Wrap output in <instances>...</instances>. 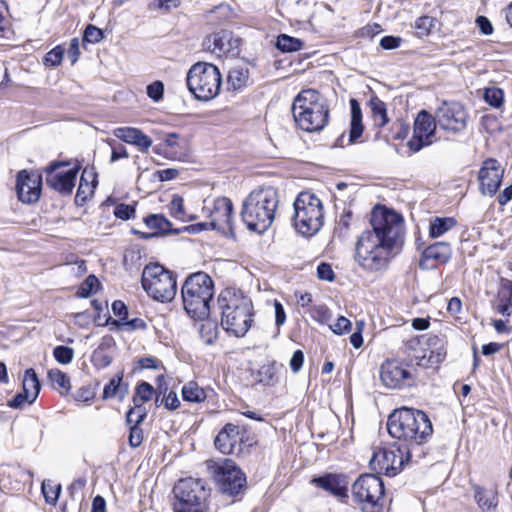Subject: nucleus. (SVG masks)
Wrapping results in <instances>:
<instances>
[{
	"mask_svg": "<svg viewBox=\"0 0 512 512\" xmlns=\"http://www.w3.org/2000/svg\"><path fill=\"white\" fill-rule=\"evenodd\" d=\"M370 223L372 229L364 231L356 242L354 260L364 271L380 272L397 253L403 219L393 210L377 206L371 213Z\"/></svg>",
	"mask_w": 512,
	"mask_h": 512,
	"instance_id": "nucleus-1",
	"label": "nucleus"
},
{
	"mask_svg": "<svg viewBox=\"0 0 512 512\" xmlns=\"http://www.w3.org/2000/svg\"><path fill=\"white\" fill-rule=\"evenodd\" d=\"M387 430L392 438L403 441L409 448L426 443L432 436L433 426L423 411L402 407L389 415Z\"/></svg>",
	"mask_w": 512,
	"mask_h": 512,
	"instance_id": "nucleus-2",
	"label": "nucleus"
},
{
	"mask_svg": "<svg viewBox=\"0 0 512 512\" xmlns=\"http://www.w3.org/2000/svg\"><path fill=\"white\" fill-rule=\"evenodd\" d=\"M278 205L279 194L275 187H257L242 203V221L250 231L261 234L272 225Z\"/></svg>",
	"mask_w": 512,
	"mask_h": 512,
	"instance_id": "nucleus-3",
	"label": "nucleus"
},
{
	"mask_svg": "<svg viewBox=\"0 0 512 512\" xmlns=\"http://www.w3.org/2000/svg\"><path fill=\"white\" fill-rule=\"evenodd\" d=\"M221 310V325L230 334L243 337L253 322L251 299L240 290L227 288L218 297Z\"/></svg>",
	"mask_w": 512,
	"mask_h": 512,
	"instance_id": "nucleus-4",
	"label": "nucleus"
},
{
	"mask_svg": "<svg viewBox=\"0 0 512 512\" xmlns=\"http://www.w3.org/2000/svg\"><path fill=\"white\" fill-rule=\"evenodd\" d=\"M292 114L297 125L304 131L322 130L329 118L326 100L315 90H303L294 99Z\"/></svg>",
	"mask_w": 512,
	"mask_h": 512,
	"instance_id": "nucleus-5",
	"label": "nucleus"
},
{
	"mask_svg": "<svg viewBox=\"0 0 512 512\" xmlns=\"http://www.w3.org/2000/svg\"><path fill=\"white\" fill-rule=\"evenodd\" d=\"M214 294V284L205 272L191 274L181 288L183 307L193 319H204L209 315V303Z\"/></svg>",
	"mask_w": 512,
	"mask_h": 512,
	"instance_id": "nucleus-6",
	"label": "nucleus"
},
{
	"mask_svg": "<svg viewBox=\"0 0 512 512\" xmlns=\"http://www.w3.org/2000/svg\"><path fill=\"white\" fill-rule=\"evenodd\" d=\"M186 83L195 98L201 101H209L219 94L222 76L215 65L198 62L188 70Z\"/></svg>",
	"mask_w": 512,
	"mask_h": 512,
	"instance_id": "nucleus-7",
	"label": "nucleus"
},
{
	"mask_svg": "<svg viewBox=\"0 0 512 512\" xmlns=\"http://www.w3.org/2000/svg\"><path fill=\"white\" fill-rule=\"evenodd\" d=\"M294 226L304 236H312L323 225L321 200L310 192H301L294 201Z\"/></svg>",
	"mask_w": 512,
	"mask_h": 512,
	"instance_id": "nucleus-8",
	"label": "nucleus"
},
{
	"mask_svg": "<svg viewBox=\"0 0 512 512\" xmlns=\"http://www.w3.org/2000/svg\"><path fill=\"white\" fill-rule=\"evenodd\" d=\"M146 293L154 300L166 303L174 299L177 292L176 278L160 264L146 265L141 277Z\"/></svg>",
	"mask_w": 512,
	"mask_h": 512,
	"instance_id": "nucleus-9",
	"label": "nucleus"
},
{
	"mask_svg": "<svg viewBox=\"0 0 512 512\" xmlns=\"http://www.w3.org/2000/svg\"><path fill=\"white\" fill-rule=\"evenodd\" d=\"M177 501L174 503L175 512H204L209 490L201 479L185 478L178 481L174 487Z\"/></svg>",
	"mask_w": 512,
	"mask_h": 512,
	"instance_id": "nucleus-10",
	"label": "nucleus"
},
{
	"mask_svg": "<svg viewBox=\"0 0 512 512\" xmlns=\"http://www.w3.org/2000/svg\"><path fill=\"white\" fill-rule=\"evenodd\" d=\"M352 497L360 505L362 512H382L384 485L373 474H363L352 485Z\"/></svg>",
	"mask_w": 512,
	"mask_h": 512,
	"instance_id": "nucleus-11",
	"label": "nucleus"
},
{
	"mask_svg": "<svg viewBox=\"0 0 512 512\" xmlns=\"http://www.w3.org/2000/svg\"><path fill=\"white\" fill-rule=\"evenodd\" d=\"M207 469L224 494L234 496L244 489L246 476L233 460L228 458L209 460Z\"/></svg>",
	"mask_w": 512,
	"mask_h": 512,
	"instance_id": "nucleus-12",
	"label": "nucleus"
},
{
	"mask_svg": "<svg viewBox=\"0 0 512 512\" xmlns=\"http://www.w3.org/2000/svg\"><path fill=\"white\" fill-rule=\"evenodd\" d=\"M410 459V448L391 446L374 452L371 460V468L389 477L396 476Z\"/></svg>",
	"mask_w": 512,
	"mask_h": 512,
	"instance_id": "nucleus-13",
	"label": "nucleus"
},
{
	"mask_svg": "<svg viewBox=\"0 0 512 512\" xmlns=\"http://www.w3.org/2000/svg\"><path fill=\"white\" fill-rule=\"evenodd\" d=\"M468 113L459 102H443L436 110V119L440 129L459 134L463 132L468 123Z\"/></svg>",
	"mask_w": 512,
	"mask_h": 512,
	"instance_id": "nucleus-14",
	"label": "nucleus"
},
{
	"mask_svg": "<svg viewBox=\"0 0 512 512\" xmlns=\"http://www.w3.org/2000/svg\"><path fill=\"white\" fill-rule=\"evenodd\" d=\"M437 125L436 115L433 116L426 110H421L414 121L413 136L407 142L409 149L412 152H418L423 147L431 145L434 142Z\"/></svg>",
	"mask_w": 512,
	"mask_h": 512,
	"instance_id": "nucleus-15",
	"label": "nucleus"
},
{
	"mask_svg": "<svg viewBox=\"0 0 512 512\" xmlns=\"http://www.w3.org/2000/svg\"><path fill=\"white\" fill-rule=\"evenodd\" d=\"M203 213L210 220L211 230H226L232 227L233 203L227 197H219L205 204Z\"/></svg>",
	"mask_w": 512,
	"mask_h": 512,
	"instance_id": "nucleus-16",
	"label": "nucleus"
},
{
	"mask_svg": "<svg viewBox=\"0 0 512 512\" xmlns=\"http://www.w3.org/2000/svg\"><path fill=\"white\" fill-rule=\"evenodd\" d=\"M504 175V168L494 158L485 160L478 172L479 190L481 194L494 196L498 191Z\"/></svg>",
	"mask_w": 512,
	"mask_h": 512,
	"instance_id": "nucleus-17",
	"label": "nucleus"
},
{
	"mask_svg": "<svg viewBox=\"0 0 512 512\" xmlns=\"http://www.w3.org/2000/svg\"><path fill=\"white\" fill-rule=\"evenodd\" d=\"M42 176L38 172L21 170L16 178L18 199L26 204L35 203L41 195Z\"/></svg>",
	"mask_w": 512,
	"mask_h": 512,
	"instance_id": "nucleus-18",
	"label": "nucleus"
},
{
	"mask_svg": "<svg viewBox=\"0 0 512 512\" xmlns=\"http://www.w3.org/2000/svg\"><path fill=\"white\" fill-rule=\"evenodd\" d=\"M78 169H63L62 163H52L46 168V182L54 190L69 194L75 185Z\"/></svg>",
	"mask_w": 512,
	"mask_h": 512,
	"instance_id": "nucleus-19",
	"label": "nucleus"
},
{
	"mask_svg": "<svg viewBox=\"0 0 512 512\" xmlns=\"http://www.w3.org/2000/svg\"><path fill=\"white\" fill-rule=\"evenodd\" d=\"M380 378L388 388H402L410 385L413 377L411 372L396 360H386L380 367Z\"/></svg>",
	"mask_w": 512,
	"mask_h": 512,
	"instance_id": "nucleus-20",
	"label": "nucleus"
},
{
	"mask_svg": "<svg viewBox=\"0 0 512 512\" xmlns=\"http://www.w3.org/2000/svg\"><path fill=\"white\" fill-rule=\"evenodd\" d=\"M240 44L241 40L237 37H234L232 32L227 30H221L219 32L213 33L204 41V46L218 56H237L239 54Z\"/></svg>",
	"mask_w": 512,
	"mask_h": 512,
	"instance_id": "nucleus-21",
	"label": "nucleus"
},
{
	"mask_svg": "<svg viewBox=\"0 0 512 512\" xmlns=\"http://www.w3.org/2000/svg\"><path fill=\"white\" fill-rule=\"evenodd\" d=\"M311 483L315 486L329 492L340 502L348 501V478L344 474L326 473L319 477H314Z\"/></svg>",
	"mask_w": 512,
	"mask_h": 512,
	"instance_id": "nucleus-22",
	"label": "nucleus"
},
{
	"mask_svg": "<svg viewBox=\"0 0 512 512\" xmlns=\"http://www.w3.org/2000/svg\"><path fill=\"white\" fill-rule=\"evenodd\" d=\"M243 436L237 425L228 423L215 438V447L223 454L240 453Z\"/></svg>",
	"mask_w": 512,
	"mask_h": 512,
	"instance_id": "nucleus-23",
	"label": "nucleus"
},
{
	"mask_svg": "<svg viewBox=\"0 0 512 512\" xmlns=\"http://www.w3.org/2000/svg\"><path fill=\"white\" fill-rule=\"evenodd\" d=\"M155 393L156 390L148 382H141L137 385L133 396L134 407L126 414V422L128 425L132 424L133 416L135 414L137 415V423H142L144 421L146 417V410L143 407V404L149 401Z\"/></svg>",
	"mask_w": 512,
	"mask_h": 512,
	"instance_id": "nucleus-24",
	"label": "nucleus"
},
{
	"mask_svg": "<svg viewBox=\"0 0 512 512\" xmlns=\"http://www.w3.org/2000/svg\"><path fill=\"white\" fill-rule=\"evenodd\" d=\"M113 134L119 140L136 146L141 152H147L152 146L151 138L135 127H118Z\"/></svg>",
	"mask_w": 512,
	"mask_h": 512,
	"instance_id": "nucleus-25",
	"label": "nucleus"
},
{
	"mask_svg": "<svg viewBox=\"0 0 512 512\" xmlns=\"http://www.w3.org/2000/svg\"><path fill=\"white\" fill-rule=\"evenodd\" d=\"M178 135L175 133L168 134L164 140V144H160L154 148L155 152L163 151L165 157L171 160L186 161L189 154L185 141H179Z\"/></svg>",
	"mask_w": 512,
	"mask_h": 512,
	"instance_id": "nucleus-26",
	"label": "nucleus"
},
{
	"mask_svg": "<svg viewBox=\"0 0 512 512\" xmlns=\"http://www.w3.org/2000/svg\"><path fill=\"white\" fill-rule=\"evenodd\" d=\"M473 499L482 511L495 510L499 503L498 491L495 488H486L478 484H471Z\"/></svg>",
	"mask_w": 512,
	"mask_h": 512,
	"instance_id": "nucleus-27",
	"label": "nucleus"
},
{
	"mask_svg": "<svg viewBox=\"0 0 512 512\" xmlns=\"http://www.w3.org/2000/svg\"><path fill=\"white\" fill-rule=\"evenodd\" d=\"M496 310L503 316L509 317L512 313V281L501 280V286L497 296Z\"/></svg>",
	"mask_w": 512,
	"mask_h": 512,
	"instance_id": "nucleus-28",
	"label": "nucleus"
},
{
	"mask_svg": "<svg viewBox=\"0 0 512 512\" xmlns=\"http://www.w3.org/2000/svg\"><path fill=\"white\" fill-rule=\"evenodd\" d=\"M452 255V249L447 242H436L428 246L422 254L423 260H435L439 263H446Z\"/></svg>",
	"mask_w": 512,
	"mask_h": 512,
	"instance_id": "nucleus-29",
	"label": "nucleus"
},
{
	"mask_svg": "<svg viewBox=\"0 0 512 512\" xmlns=\"http://www.w3.org/2000/svg\"><path fill=\"white\" fill-rule=\"evenodd\" d=\"M351 123L349 131V143H355L363 133L361 107L356 99L350 100Z\"/></svg>",
	"mask_w": 512,
	"mask_h": 512,
	"instance_id": "nucleus-30",
	"label": "nucleus"
},
{
	"mask_svg": "<svg viewBox=\"0 0 512 512\" xmlns=\"http://www.w3.org/2000/svg\"><path fill=\"white\" fill-rule=\"evenodd\" d=\"M457 221L453 217H434L430 220L429 236L438 238L453 229Z\"/></svg>",
	"mask_w": 512,
	"mask_h": 512,
	"instance_id": "nucleus-31",
	"label": "nucleus"
},
{
	"mask_svg": "<svg viewBox=\"0 0 512 512\" xmlns=\"http://www.w3.org/2000/svg\"><path fill=\"white\" fill-rule=\"evenodd\" d=\"M157 380V390L160 393H163V397L161 399V404L169 411H174L180 406V400L177 394L174 391H169L167 393V386L165 384V377L163 374H160L156 378Z\"/></svg>",
	"mask_w": 512,
	"mask_h": 512,
	"instance_id": "nucleus-32",
	"label": "nucleus"
},
{
	"mask_svg": "<svg viewBox=\"0 0 512 512\" xmlns=\"http://www.w3.org/2000/svg\"><path fill=\"white\" fill-rule=\"evenodd\" d=\"M368 106L371 110L375 125L384 127L389 121L386 104L376 95H373L368 103Z\"/></svg>",
	"mask_w": 512,
	"mask_h": 512,
	"instance_id": "nucleus-33",
	"label": "nucleus"
},
{
	"mask_svg": "<svg viewBox=\"0 0 512 512\" xmlns=\"http://www.w3.org/2000/svg\"><path fill=\"white\" fill-rule=\"evenodd\" d=\"M23 391L31 396L30 403H33L40 391V382L34 369L25 371L23 379Z\"/></svg>",
	"mask_w": 512,
	"mask_h": 512,
	"instance_id": "nucleus-34",
	"label": "nucleus"
},
{
	"mask_svg": "<svg viewBox=\"0 0 512 512\" xmlns=\"http://www.w3.org/2000/svg\"><path fill=\"white\" fill-rule=\"evenodd\" d=\"M248 79V69L243 66L231 68L227 77L228 84L235 90L244 87L247 84Z\"/></svg>",
	"mask_w": 512,
	"mask_h": 512,
	"instance_id": "nucleus-35",
	"label": "nucleus"
},
{
	"mask_svg": "<svg viewBox=\"0 0 512 512\" xmlns=\"http://www.w3.org/2000/svg\"><path fill=\"white\" fill-rule=\"evenodd\" d=\"M182 397L185 401L199 403L206 398L205 391L194 381L182 387Z\"/></svg>",
	"mask_w": 512,
	"mask_h": 512,
	"instance_id": "nucleus-36",
	"label": "nucleus"
},
{
	"mask_svg": "<svg viewBox=\"0 0 512 512\" xmlns=\"http://www.w3.org/2000/svg\"><path fill=\"white\" fill-rule=\"evenodd\" d=\"M144 222L149 229L154 230L156 233H166L170 231L171 223L163 215H149L144 219Z\"/></svg>",
	"mask_w": 512,
	"mask_h": 512,
	"instance_id": "nucleus-37",
	"label": "nucleus"
},
{
	"mask_svg": "<svg viewBox=\"0 0 512 512\" xmlns=\"http://www.w3.org/2000/svg\"><path fill=\"white\" fill-rule=\"evenodd\" d=\"M48 378L55 389H59L63 392L70 390V379L59 369H51L48 372Z\"/></svg>",
	"mask_w": 512,
	"mask_h": 512,
	"instance_id": "nucleus-38",
	"label": "nucleus"
},
{
	"mask_svg": "<svg viewBox=\"0 0 512 512\" xmlns=\"http://www.w3.org/2000/svg\"><path fill=\"white\" fill-rule=\"evenodd\" d=\"M276 46L282 52H295L302 48L303 42L286 34L277 37Z\"/></svg>",
	"mask_w": 512,
	"mask_h": 512,
	"instance_id": "nucleus-39",
	"label": "nucleus"
},
{
	"mask_svg": "<svg viewBox=\"0 0 512 512\" xmlns=\"http://www.w3.org/2000/svg\"><path fill=\"white\" fill-rule=\"evenodd\" d=\"M42 493L47 504L56 505L61 492V485L48 481L42 483Z\"/></svg>",
	"mask_w": 512,
	"mask_h": 512,
	"instance_id": "nucleus-40",
	"label": "nucleus"
},
{
	"mask_svg": "<svg viewBox=\"0 0 512 512\" xmlns=\"http://www.w3.org/2000/svg\"><path fill=\"white\" fill-rule=\"evenodd\" d=\"M170 211L173 217L181 221H192L196 217L193 215H186L184 211V204L182 197L174 195L170 202Z\"/></svg>",
	"mask_w": 512,
	"mask_h": 512,
	"instance_id": "nucleus-41",
	"label": "nucleus"
},
{
	"mask_svg": "<svg viewBox=\"0 0 512 512\" xmlns=\"http://www.w3.org/2000/svg\"><path fill=\"white\" fill-rule=\"evenodd\" d=\"M100 286L98 278L94 275H89L80 285L77 296L81 298H88L95 293Z\"/></svg>",
	"mask_w": 512,
	"mask_h": 512,
	"instance_id": "nucleus-42",
	"label": "nucleus"
},
{
	"mask_svg": "<svg viewBox=\"0 0 512 512\" xmlns=\"http://www.w3.org/2000/svg\"><path fill=\"white\" fill-rule=\"evenodd\" d=\"M416 364L421 367H432L438 365L445 358V353L430 351L427 355L424 353L421 357L415 356Z\"/></svg>",
	"mask_w": 512,
	"mask_h": 512,
	"instance_id": "nucleus-43",
	"label": "nucleus"
},
{
	"mask_svg": "<svg viewBox=\"0 0 512 512\" xmlns=\"http://www.w3.org/2000/svg\"><path fill=\"white\" fill-rule=\"evenodd\" d=\"M485 101L495 108H500L504 102V93L500 88L489 87L484 93Z\"/></svg>",
	"mask_w": 512,
	"mask_h": 512,
	"instance_id": "nucleus-44",
	"label": "nucleus"
},
{
	"mask_svg": "<svg viewBox=\"0 0 512 512\" xmlns=\"http://www.w3.org/2000/svg\"><path fill=\"white\" fill-rule=\"evenodd\" d=\"M123 375H117L113 377L108 384L104 386L103 389V399H110L115 397L118 393L121 392V381Z\"/></svg>",
	"mask_w": 512,
	"mask_h": 512,
	"instance_id": "nucleus-45",
	"label": "nucleus"
},
{
	"mask_svg": "<svg viewBox=\"0 0 512 512\" xmlns=\"http://www.w3.org/2000/svg\"><path fill=\"white\" fill-rule=\"evenodd\" d=\"M217 326L212 322H206L201 325L200 336L203 342L207 345H211L217 339Z\"/></svg>",
	"mask_w": 512,
	"mask_h": 512,
	"instance_id": "nucleus-46",
	"label": "nucleus"
},
{
	"mask_svg": "<svg viewBox=\"0 0 512 512\" xmlns=\"http://www.w3.org/2000/svg\"><path fill=\"white\" fill-rule=\"evenodd\" d=\"M65 49L58 45L46 53L44 57V64L46 66L56 67L60 65L63 60Z\"/></svg>",
	"mask_w": 512,
	"mask_h": 512,
	"instance_id": "nucleus-47",
	"label": "nucleus"
},
{
	"mask_svg": "<svg viewBox=\"0 0 512 512\" xmlns=\"http://www.w3.org/2000/svg\"><path fill=\"white\" fill-rule=\"evenodd\" d=\"M310 313L321 324H327L332 318L331 311L326 305H315L311 308Z\"/></svg>",
	"mask_w": 512,
	"mask_h": 512,
	"instance_id": "nucleus-48",
	"label": "nucleus"
},
{
	"mask_svg": "<svg viewBox=\"0 0 512 512\" xmlns=\"http://www.w3.org/2000/svg\"><path fill=\"white\" fill-rule=\"evenodd\" d=\"M54 358L61 364H68L72 361L74 350L67 346H57L53 351Z\"/></svg>",
	"mask_w": 512,
	"mask_h": 512,
	"instance_id": "nucleus-49",
	"label": "nucleus"
},
{
	"mask_svg": "<svg viewBox=\"0 0 512 512\" xmlns=\"http://www.w3.org/2000/svg\"><path fill=\"white\" fill-rule=\"evenodd\" d=\"M141 423H137V419L134 420L130 427V433H129V444L133 448H137L141 445L143 441V432L142 429L139 427Z\"/></svg>",
	"mask_w": 512,
	"mask_h": 512,
	"instance_id": "nucleus-50",
	"label": "nucleus"
},
{
	"mask_svg": "<svg viewBox=\"0 0 512 512\" xmlns=\"http://www.w3.org/2000/svg\"><path fill=\"white\" fill-rule=\"evenodd\" d=\"M329 328L333 333L337 335H343L345 333L350 332L352 328V323L346 317L340 316L337 318L334 324L329 325Z\"/></svg>",
	"mask_w": 512,
	"mask_h": 512,
	"instance_id": "nucleus-51",
	"label": "nucleus"
},
{
	"mask_svg": "<svg viewBox=\"0 0 512 512\" xmlns=\"http://www.w3.org/2000/svg\"><path fill=\"white\" fill-rule=\"evenodd\" d=\"M147 95L155 102L160 101L164 95V84L161 81H154L146 88Z\"/></svg>",
	"mask_w": 512,
	"mask_h": 512,
	"instance_id": "nucleus-52",
	"label": "nucleus"
},
{
	"mask_svg": "<svg viewBox=\"0 0 512 512\" xmlns=\"http://www.w3.org/2000/svg\"><path fill=\"white\" fill-rule=\"evenodd\" d=\"M103 39V32L94 25H88L84 31L83 40L88 43H98Z\"/></svg>",
	"mask_w": 512,
	"mask_h": 512,
	"instance_id": "nucleus-53",
	"label": "nucleus"
},
{
	"mask_svg": "<svg viewBox=\"0 0 512 512\" xmlns=\"http://www.w3.org/2000/svg\"><path fill=\"white\" fill-rule=\"evenodd\" d=\"M433 22L434 19L432 17L422 16L415 21L414 27L419 31V35H427L433 27Z\"/></svg>",
	"mask_w": 512,
	"mask_h": 512,
	"instance_id": "nucleus-54",
	"label": "nucleus"
},
{
	"mask_svg": "<svg viewBox=\"0 0 512 512\" xmlns=\"http://www.w3.org/2000/svg\"><path fill=\"white\" fill-rule=\"evenodd\" d=\"M135 214V208L129 204H118L114 209V215L122 220H129Z\"/></svg>",
	"mask_w": 512,
	"mask_h": 512,
	"instance_id": "nucleus-55",
	"label": "nucleus"
},
{
	"mask_svg": "<svg viewBox=\"0 0 512 512\" xmlns=\"http://www.w3.org/2000/svg\"><path fill=\"white\" fill-rule=\"evenodd\" d=\"M317 276L321 280L332 282L335 278L332 266L328 263L322 262L317 267Z\"/></svg>",
	"mask_w": 512,
	"mask_h": 512,
	"instance_id": "nucleus-56",
	"label": "nucleus"
},
{
	"mask_svg": "<svg viewBox=\"0 0 512 512\" xmlns=\"http://www.w3.org/2000/svg\"><path fill=\"white\" fill-rule=\"evenodd\" d=\"M95 397L94 390L89 386H83L80 389H78L75 393L74 399L77 402H90Z\"/></svg>",
	"mask_w": 512,
	"mask_h": 512,
	"instance_id": "nucleus-57",
	"label": "nucleus"
},
{
	"mask_svg": "<svg viewBox=\"0 0 512 512\" xmlns=\"http://www.w3.org/2000/svg\"><path fill=\"white\" fill-rule=\"evenodd\" d=\"M402 43V38L398 36H384L380 40V46L385 50L398 48Z\"/></svg>",
	"mask_w": 512,
	"mask_h": 512,
	"instance_id": "nucleus-58",
	"label": "nucleus"
},
{
	"mask_svg": "<svg viewBox=\"0 0 512 512\" xmlns=\"http://www.w3.org/2000/svg\"><path fill=\"white\" fill-rule=\"evenodd\" d=\"M304 363V354L301 350H296L290 359V368L294 373L301 370Z\"/></svg>",
	"mask_w": 512,
	"mask_h": 512,
	"instance_id": "nucleus-59",
	"label": "nucleus"
},
{
	"mask_svg": "<svg viewBox=\"0 0 512 512\" xmlns=\"http://www.w3.org/2000/svg\"><path fill=\"white\" fill-rule=\"evenodd\" d=\"M67 56L71 62L72 65H74L79 56H80V50H79V40L78 38H73L71 41H70V44H69V49H68V52H67Z\"/></svg>",
	"mask_w": 512,
	"mask_h": 512,
	"instance_id": "nucleus-60",
	"label": "nucleus"
},
{
	"mask_svg": "<svg viewBox=\"0 0 512 512\" xmlns=\"http://www.w3.org/2000/svg\"><path fill=\"white\" fill-rule=\"evenodd\" d=\"M112 311L114 315L118 316L121 321H125L128 316V309L124 302L121 300H115L112 303Z\"/></svg>",
	"mask_w": 512,
	"mask_h": 512,
	"instance_id": "nucleus-61",
	"label": "nucleus"
},
{
	"mask_svg": "<svg viewBox=\"0 0 512 512\" xmlns=\"http://www.w3.org/2000/svg\"><path fill=\"white\" fill-rule=\"evenodd\" d=\"M128 157H129L128 151L123 145L118 144L117 146H112V152H111V157H110L111 163L116 162L119 159L128 158Z\"/></svg>",
	"mask_w": 512,
	"mask_h": 512,
	"instance_id": "nucleus-62",
	"label": "nucleus"
},
{
	"mask_svg": "<svg viewBox=\"0 0 512 512\" xmlns=\"http://www.w3.org/2000/svg\"><path fill=\"white\" fill-rule=\"evenodd\" d=\"M139 365L143 369H160L162 367L161 361L154 357H145L139 360Z\"/></svg>",
	"mask_w": 512,
	"mask_h": 512,
	"instance_id": "nucleus-63",
	"label": "nucleus"
},
{
	"mask_svg": "<svg viewBox=\"0 0 512 512\" xmlns=\"http://www.w3.org/2000/svg\"><path fill=\"white\" fill-rule=\"evenodd\" d=\"M31 396L24 391L15 395L9 402L8 406L12 408H20L26 401L30 403Z\"/></svg>",
	"mask_w": 512,
	"mask_h": 512,
	"instance_id": "nucleus-64",
	"label": "nucleus"
}]
</instances>
